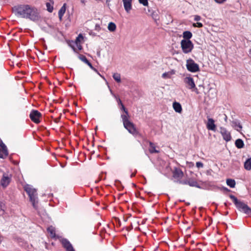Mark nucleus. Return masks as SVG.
<instances>
[{
	"label": "nucleus",
	"instance_id": "obj_23",
	"mask_svg": "<svg viewBox=\"0 0 251 251\" xmlns=\"http://www.w3.org/2000/svg\"><path fill=\"white\" fill-rule=\"evenodd\" d=\"M232 126L237 131H240L242 128V126H241V125L239 122L236 121L232 122Z\"/></svg>",
	"mask_w": 251,
	"mask_h": 251
},
{
	"label": "nucleus",
	"instance_id": "obj_51",
	"mask_svg": "<svg viewBox=\"0 0 251 251\" xmlns=\"http://www.w3.org/2000/svg\"><path fill=\"white\" fill-rule=\"evenodd\" d=\"M97 55H98V56L100 57V51H98L97 52Z\"/></svg>",
	"mask_w": 251,
	"mask_h": 251
},
{
	"label": "nucleus",
	"instance_id": "obj_56",
	"mask_svg": "<svg viewBox=\"0 0 251 251\" xmlns=\"http://www.w3.org/2000/svg\"><path fill=\"white\" fill-rule=\"evenodd\" d=\"M227 214H228V212H226V215H227Z\"/></svg>",
	"mask_w": 251,
	"mask_h": 251
},
{
	"label": "nucleus",
	"instance_id": "obj_46",
	"mask_svg": "<svg viewBox=\"0 0 251 251\" xmlns=\"http://www.w3.org/2000/svg\"><path fill=\"white\" fill-rule=\"evenodd\" d=\"M86 64H87L91 69H94V67L89 61Z\"/></svg>",
	"mask_w": 251,
	"mask_h": 251
},
{
	"label": "nucleus",
	"instance_id": "obj_29",
	"mask_svg": "<svg viewBox=\"0 0 251 251\" xmlns=\"http://www.w3.org/2000/svg\"><path fill=\"white\" fill-rule=\"evenodd\" d=\"M113 77L114 79L118 83H120L121 82V75L120 74H119V73L113 74Z\"/></svg>",
	"mask_w": 251,
	"mask_h": 251
},
{
	"label": "nucleus",
	"instance_id": "obj_12",
	"mask_svg": "<svg viewBox=\"0 0 251 251\" xmlns=\"http://www.w3.org/2000/svg\"><path fill=\"white\" fill-rule=\"evenodd\" d=\"M11 180V177L8 175L4 174L0 181V184L3 188H6L10 183Z\"/></svg>",
	"mask_w": 251,
	"mask_h": 251
},
{
	"label": "nucleus",
	"instance_id": "obj_20",
	"mask_svg": "<svg viewBox=\"0 0 251 251\" xmlns=\"http://www.w3.org/2000/svg\"><path fill=\"white\" fill-rule=\"evenodd\" d=\"M47 231L50 234L51 238H55L56 236L55 228L52 226H50L48 227Z\"/></svg>",
	"mask_w": 251,
	"mask_h": 251
},
{
	"label": "nucleus",
	"instance_id": "obj_16",
	"mask_svg": "<svg viewBox=\"0 0 251 251\" xmlns=\"http://www.w3.org/2000/svg\"><path fill=\"white\" fill-rule=\"evenodd\" d=\"M132 0H123L124 7L126 11L128 13L132 9Z\"/></svg>",
	"mask_w": 251,
	"mask_h": 251
},
{
	"label": "nucleus",
	"instance_id": "obj_30",
	"mask_svg": "<svg viewBox=\"0 0 251 251\" xmlns=\"http://www.w3.org/2000/svg\"><path fill=\"white\" fill-rule=\"evenodd\" d=\"M78 57L80 60H81L86 64H87L89 62L88 60L87 59L86 56L83 54H79L78 55Z\"/></svg>",
	"mask_w": 251,
	"mask_h": 251
},
{
	"label": "nucleus",
	"instance_id": "obj_18",
	"mask_svg": "<svg viewBox=\"0 0 251 251\" xmlns=\"http://www.w3.org/2000/svg\"><path fill=\"white\" fill-rule=\"evenodd\" d=\"M66 11V3H64L63 5L61 7L58 11V17L59 20L61 21L62 20V17Z\"/></svg>",
	"mask_w": 251,
	"mask_h": 251
},
{
	"label": "nucleus",
	"instance_id": "obj_39",
	"mask_svg": "<svg viewBox=\"0 0 251 251\" xmlns=\"http://www.w3.org/2000/svg\"><path fill=\"white\" fill-rule=\"evenodd\" d=\"M100 26L99 24H96L95 25V29L97 31H100Z\"/></svg>",
	"mask_w": 251,
	"mask_h": 251
},
{
	"label": "nucleus",
	"instance_id": "obj_42",
	"mask_svg": "<svg viewBox=\"0 0 251 251\" xmlns=\"http://www.w3.org/2000/svg\"><path fill=\"white\" fill-rule=\"evenodd\" d=\"M75 45L76 46V47H77L78 48V50H81L82 49V46L80 45V43H78V44H75Z\"/></svg>",
	"mask_w": 251,
	"mask_h": 251
},
{
	"label": "nucleus",
	"instance_id": "obj_15",
	"mask_svg": "<svg viewBox=\"0 0 251 251\" xmlns=\"http://www.w3.org/2000/svg\"><path fill=\"white\" fill-rule=\"evenodd\" d=\"M206 127L208 130L215 131L216 129V126L215 124V121L212 118H208L206 124Z\"/></svg>",
	"mask_w": 251,
	"mask_h": 251
},
{
	"label": "nucleus",
	"instance_id": "obj_38",
	"mask_svg": "<svg viewBox=\"0 0 251 251\" xmlns=\"http://www.w3.org/2000/svg\"><path fill=\"white\" fill-rule=\"evenodd\" d=\"M151 16L154 20L157 19L158 15L156 13H155L154 12H152L151 14Z\"/></svg>",
	"mask_w": 251,
	"mask_h": 251
},
{
	"label": "nucleus",
	"instance_id": "obj_11",
	"mask_svg": "<svg viewBox=\"0 0 251 251\" xmlns=\"http://www.w3.org/2000/svg\"><path fill=\"white\" fill-rule=\"evenodd\" d=\"M179 184L183 185H189L191 187H196L201 188L198 182L192 178L184 179L183 181H179Z\"/></svg>",
	"mask_w": 251,
	"mask_h": 251
},
{
	"label": "nucleus",
	"instance_id": "obj_3",
	"mask_svg": "<svg viewBox=\"0 0 251 251\" xmlns=\"http://www.w3.org/2000/svg\"><path fill=\"white\" fill-rule=\"evenodd\" d=\"M121 118L123 123L124 127L132 135H136L138 134L134 124L128 120V117L126 115L122 114Z\"/></svg>",
	"mask_w": 251,
	"mask_h": 251
},
{
	"label": "nucleus",
	"instance_id": "obj_2",
	"mask_svg": "<svg viewBox=\"0 0 251 251\" xmlns=\"http://www.w3.org/2000/svg\"><path fill=\"white\" fill-rule=\"evenodd\" d=\"M32 6L28 4H20L12 8L13 13L18 17L25 18L27 12L29 11Z\"/></svg>",
	"mask_w": 251,
	"mask_h": 251
},
{
	"label": "nucleus",
	"instance_id": "obj_31",
	"mask_svg": "<svg viewBox=\"0 0 251 251\" xmlns=\"http://www.w3.org/2000/svg\"><path fill=\"white\" fill-rule=\"evenodd\" d=\"M69 45L72 48L74 51L75 53H78L75 47V42L72 41L69 43Z\"/></svg>",
	"mask_w": 251,
	"mask_h": 251
},
{
	"label": "nucleus",
	"instance_id": "obj_37",
	"mask_svg": "<svg viewBox=\"0 0 251 251\" xmlns=\"http://www.w3.org/2000/svg\"><path fill=\"white\" fill-rule=\"evenodd\" d=\"M196 166L198 168H202L203 166V164L201 162H196Z\"/></svg>",
	"mask_w": 251,
	"mask_h": 251
},
{
	"label": "nucleus",
	"instance_id": "obj_14",
	"mask_svg": "<svg viewBox=\"0 0 251 251\" xmlns=\"http://www.w3.org/2000/svg\"><path fill=\"white\" fill-rule=\"evenodd\" d=\"M61 243L63 248L66 249V251H75L72 245L67 239H63L61 241Z\"/></svg>",
	"mask_w": 251,
	"mask_h": 251
},
{
	"label": "nucleus",
	"instance_id": "obj_54",
	"mask_svg": "<svg viewBox=\"0 0 251 251\" xmlns=\"http://www.w3.org/2000/svg\"><path fill=\"white\" fill-rule=\"evenodd\" d=\"M249 53H250V54H251V49H250L249 50Z\"/></svg>",
	"mask_w": 251,
	"mask_h": 251
},
{
	"label": "nucleus",
	"instance_id": "obj_35",
	"mask_svg": "<svg viewBox=\"0 0 251 251\" xmlns=\"http://www.w3.org/2000/svg\"><path fill=\"white\" fill-rule=\"evenodd\" d=\"M193 26L194 27H202L203 26V25L201 23L197 22V23H194L193 24Z\"/></svg>",
	"mask_w": 251,
	"mask_h": 251
},
{
	"label": "nucleus",
	"instance_id": "obj_24",
	"mask_svg": "<svg viewBox=\"0 0 251 251\" xmlns=\"http://www.w3.org/2000/svg\"><path fill=\"white\" fill-rule=\"evenodd\" d=\"M244 168L247 170H251V158H248L244 163Z\"/></svg>",
	"mask_w": 251,
	"mask_h": 251
},
{
	"label": "nucleus",
	"instance_id": "obj_47",
	"mask_svg": "<svg viewBox=\"0 0 251 251\" xmlns=\"http://www.w3.org/2000/svg\"><path fill=\"white\" fill-rule=\"evenodd\" d=\"M2 206H3L2 203V202L0 203V208H1V210L2 211V213H3L4 210L2 209Z\"/></svg>",
	"mask_w": 251,
	"mask_h": 251
},
{
	"label": "nucleus",
	"instance_id": "obj_8",
	"mask_svg": "<svg viewBox=\"0 0 251 251\" xmlns=\"http://www.w3.org/2000/svg\"><path fill=\"white\" fill-rule=\"evenodd\" d=\"M29 117L33 122L39 124L40 123V119L42 117V114L38 110L33 109L29 114Z\"/></svg>",
	"mask_w": 251,
	"mask_h": 251
},
{
	"label": "nucleus",
	"instance_id": "obj_33",
	"mask_svg": "<svg viewBox=\"0 0 251 251\" xmlns=\"http://www.w3.org/2000/svg\"><path fill=\"white\" fill-rule=\"evenodd\" d=\"M140 3L142 4L144 6H148V0H138Z\"/></svg>",
	"mask_w": 251,
	"mask_h": 251
},
{
	"label": "nucleus",
	"instance_id": "obj_21",
	"mask_svg": "<svg viewBox=\"0 0 251 251\" xmlns=\"http://www.w3.org/2000/svg\"><path fill=\"white\" fill-rule=\"evenodd\" d=\"M235 145L238 149H242L244 146L243 141L241 139H238L235 141Z\"/></svg>",
	"mask_w": 251,
	"mask_h": 251
},
{
	"label": "nucleus",
	"instance_id": "obj_50",
	"mask_svg": "<svg viewBox=\"0 0 251 251\" xmlns=\"http://www.w3.org/2000/svg\"><path fill=\"white\" fill-rule=\"evenodd\" d=\"M92 70H94L95 72H96V73H97L98 74H99L98 70L96 68H95L94 67V69H92Z\"/></svg>",
	"mask_w": 251,
	"mask_h": 251
},
{
	"label": "nucleus",
	"instance_id": "obj_34",
	"mask_svg": "<svg viewBox=\"0 0 251 251\" xmlns=\"http://www.w3.org/2000/svg\"><path fill=\"white\" fill-rule=\"evenodd\" d=\"M83 36L80 34L78 37H76L75 40V44H78V43H80V39H83Z\"/></svg>",
	"mask_w": 251,
	"mask_h": 251
},
{
	"label": "nucleus",
	"instance_id": "obj_17",
	"mask_svg": "<svg viewBox=\"0 0 251 251\" xmlns=\"http://www.w3.org/2000/svg\"><path fill=\"white\" fill-rule=\"evenodd\" d=\"M173 107L176 112L180 113L182 112V107L181 104L176 101L173 102Z\"/></svg>",
	"mask_w": 251,
	"mask_h": 251
},
{
	"label": "nucleus",
	"instance_id": "obj_9",
	"mask_svg": "<svg viewBox=\"0 0 251 251\" xmlns=\"http://www.w3.org/2000/svg\"><path fill=\"white\" fill-rule=\"evenodd\" d=\"M184 82L187 85V87L189 89H194L193 91L198 93V89L196 87V85L192 77L187 76L184 78Z\"/></svg>",
	"mask_w": 251,
	"mask_h": 251
},
{
	"label": "nucleus",
	"instance_id": "obj_28",
	"mask_svg": "<svg viewBox=\"0 0 251 251\" xmlns=\"http://www.w3.org/2000/svg\"><path fill=\"white\" fill-rule=\"evenodd\" d=\"M108 29L111 32L115 31L116 29V25L113 22L109 23L108 25Z\"/></svg>",
	"mask_w": 251,
	"mask_h": 251
},
{
	"label": "nucleus",
	"instance_id": "obj_7",
	"mask_svg": "<svg viewBox=\"0 0 251 251\" xmlns=\"http://www.w3.org/2000/svg\"><path fill=\"white\" fill-rule=\"evenodd\" d=\"M187 69L191 72L195 73L200 71L199 66L192 59H189L186 62Z\"/></svg>",
	"mask_w": 251,
	"mask_h": 251
},
{
	"label": "nucleus",
	"instance_id": "obj_44",
	"mask_svg": "<svg viewBox=\"0 0 251 251\" xmlns=\"http://www.w3.org/2000/svg\"><path fill=\"white\" fill-rule=\"evenodd\" d=\"M117 100L118 105H121L122 104H123L120 98H117Z\"/></svg>",
	"mask_w": 251,
	"mask_h": 251
},
{
	"label": "nucleus",
	"instance_id": "obj_27",
	"mask_svg": "<svg viewBox=\"0 0 251 251\" xmlns=\"http://www.w3.org/2000/svg\"><path fill=\"white\" fill-rule=\"evenodd\" d=\"M149 144H150V149H149V151L151 153H158L159 152L158 151H157L155 149V147L154 145L153 144V143H152L151 142H150Z\"/></svg>",
	"mask_w": 251,
	"mask_h": 251
},
{
	"label": "nucleus",
	"instance_id": "obj_45",
	"mask_svg": "<svg viewBox=\"0 0 251 251\" xmlns=\"http://www.w3.org/2000/svg\"><path fill=\"white\" fill-rule=\"evenodd\" d=\"M222 189L225 191V192H229L230 191V190L229 189H228L226 187H223L222 188Z\"/></svg>",
	"mask_w": 251,
	"mask_h": 251
},
{
	"label": "nucleus",
	"instance_id": "obj_4",
	"mask_svg": "<svg viewBox=\"0 0 251 251\" xmlns=\"http://www.w3.org/2000/svg\"><path fill=\"white\" fill-rule=\"evenodd\" d=\"M25 191L27 193L30 202H31L32 206L35 209L37 208L36 204V200L37 199V193L35 189L32 188L29 185H26L24 187Z\"/></svg>",
	"mask_w": 251,
	"mask_h": 251
},
{
	"label": "nucleus",
	"instance_id": "obj_6",
	"mask_svg": "<svg viewBox=\"0 0 251 251\" xmlns=\"http://www.w3.org/2000/svg\"><path fill=\"white\" fill-rule=\"evenodd\" d=\"M181 47L184 53H188L192 50L194 45L190 40H182Z\"/></svg>",
	"mask_w": 251,
	"mask_h": 251
},
{
	"label": "nucleus",
	"instance_id": "obj_5",
	"mask_svg": "<svg viewBox=\"0 0 251 251\" xmlns=\"http://www.w3.org/2000/svg\"><path fill=\"white\" fill-rule=\"evenodd\" d=\"M41 18L39 10L34 6H32L29 11L27 12L25 19H28L33 22H37Z\"/></svg>",
	"mask_w": 251,
	"mask_h": 251
},
{
	"label": "nucleus",
	"instance_id": "obj_53",
	"mask_svg": "<svg viewBox=\"0 0 251 251\" xmlns=\"http://www.w3.org/2000/svg\"><path fill=\"white\" fill-rule=\"evenodd\" d=\"M135 174H132L131 175V177H132L134 176H135Z\"/></svg>",
	"mask_w": 251,
	"mask_h": 251
},
{
	"label": "nucleus",
	"instance_id": "obj_13",
	"mask_svg": "<svg viewBox=\"0 0 251 251\" xmlns=\"http://www.w3.org/2000/svg\"><path fill=\"white\" fill-rule=\"evenodd\" d=\"M220 133H221L223 139L226 142L229 141L231 140V137L230 133L226 129V128L221 127Z\"/></svg>",
	"mask_w": 251,
	"mask_h": 251
},
{
	"label": "nucleus",
	"instance_id": "obj_10",
	"mask_svg": "<svg viewBox=\"0 0 251 251\" xmlns=\"http://www.w3.org/2000/svg\"><path fill=\"white\" fill-rule=\"evenodd\" d=\"M184 176V174L182 170L177 168H175L173 172V176L176 179V182L179 184V181H183L181 178Z\"/></svg>",
	"mask_w": 251,
	"mask_h": 251
},
{
	"label": "nucleus",
	"instance_id": "obj_36",
	"mask_svg": "<svg viewBox=\"0 0 251 251\" xmlns=\"http://www.w3.org/2000/svg\"><path fill=\"white\" fill-rule=\"evenodd\" d=\"M8 156V155H5L4 153L2 151V150L0 149V158L4 159L6 158Z\"/></svg>",
	"mask_w": 251,
	"mask_h": 251
},
{
	"label": "nucleus",
	"instance_id": "obj_41",
	"mask_svg": "<svg viewBox=\"0 0 251 251\" xmlns=\"http://www.w3.org/2000/svg\"><path fill=\"white\" fill-rule=\"evenodd\" d=\"M162 77L164 78H167L169 77L168 73H164L162 74Z\"/></svg>",
	"mask_w": 251,
	"mask_h": 251
},
{
	"label": "nucleus",
	"instance_id": "obj_48",
	"mask_svg": "<svg viewBox=\"0 0 251 251\" xmlns=\"http://www.w3.org/2000/svg\"><path fill=\"white\" fill-rule=\"evenodd\" d=\"M81 3H82L83 4H85L86 0H80Z\"/></svg>",
	"mask_w": 251,
	"mask_h": 251
},
{
	"label": "nucleus",
	"instance_id": "obj_43",
	"mask_svg": "<svg viewBox=\"0 0 251 251\" xmlns=\"http://www.w3.org/2000/svg\"><path fill=\"white\" fill-rule=\"evenodd\" d=\"M215 1L218 3H223L226 0H215Z\"/></svg>",
	"mask_w": 251,
	"mask_h": 251
},
{
	"label": "nucleus",
	"instance_id": "obj_40",
	"mask_svg": "<svg viewBox=\"0 0 251 251\" xmlns=\"http://www.w3.org/2000/svg\"><path fill=\"white\" fill-rule=\"evenodd\" d=\"M201 19V17L199 15L195 16L194 20L195 21H199Z\"/></svg>",
	"mask_w": 251,
	"mask_h": 251
},
{
	"label": "nucleus",
	"instance_id": "obj_26",
	"mask_svg": "<svg viewBox=\"0 0 251 251\" xmlns=\"http://www.w3.org/2000/svg\"><path fill=\"white\" fill-rule=\"evenodd\" d=\"M50 1L52 3V4H51L50 2H47L46 5L47 8V10L49 12H52L53 10V7L52 5L53 4V1L52 0H50Z\"/></svg>",
	"mask_w": 251,
	"mask_h": 251
},
{
	"label": "nucleus",
	"instance_id": "obj_49",
	"mask_svg": "<svg viewBox=\"0 0 251 251\" xmlns=\"http://www.w3.org/2000/svg\"><path fill=\"white\" fill-rule=\"evenodd\" d=\"M111 0H106V3L109 5V2Z\"/></svg>",
	"mask_w": 251,
	"mask_h": 251
},
{
	"label": "nucleus",
	"instance_id": "obj_25",
	"mask_svg": "<svg viewBox=\"0 0 251 251\" xmlns=\"http://www.w3.org/2000/svg\"><path fill=\"white\" fill-rule=\"evenodd\" d=\"M226 184L230 188L235 187L236 183L235 181L233 179L228 178L226 179Z\"/></svg>",
	"mask_w": 251,
	"mask_h": 251
},
{
	"label": "nucleus",
	"instance_id": "obj_52",
	"mask_svg": "<svg viewBox=\"0 0 251 251\" xmlns=\"http://www.w3.org/2000/svg\"><path fill=\"white\" fill-rule=\"evenodd\" d=\"M90 34H91L93 36H96V34L95 33H93L92 32H91V33H90Z\"/></svg>",
	"mask_w": 251,
	"mask_h": 251
},
{
	"label": "nucleus",
	"instance_id": "obj_19",
	"mask_svg": "<svg viewBox=\"0 0 251 251\" xmlns=\"http://www.w3.org/2000/svg\"><path fill=\"white\" fill-rule=\"evenodd\" d=\"M0 147L1 148L2 151L4 153L5 155H8V151L6 146L3 143L2 141L0 139Z\"/></svg>",
	"mask_w": 251,
	"mask_h": 251
},
{
	"label": "nucleus",
	"instance_id": "obj_1",
	"mask_svg": "<svg viewBox=\"0 0 251 251\" xmlns=\"http://www.w3.org/2000/svg\"><path fill=\"white\" fill-rule=\"evenodd\" d=\"M229 198L233 201L235 205L238 210L244 213L250 215H251V208L247 204L242 201H239L233 195H229Z\"/></svg>",
	"mask_w": 251,
	"mask_h": 251
},
{
	"label": "nucleus",
	"instance_id": "obj_32",
	"mask_svg": "<svg viewBox=\"0 0 251 251\" xmlns=\"http://www.w3.org/2000/svg\"><path fill=\"white\" fill-rule=\"evenodd\" d=\"M120 109L123 110L126 114L125 115H126L127 117H129L128 112L127 109L125 107L124 105L123 104L121 105Z\"/></svg>",
	"mask_w": 251,
	"mask_h": 251
},
{
	"label": "nucleus",
	"instance_id": "obj_22",
	"mask_svg": "<svg viewBox=\"0 0 251 251\" xmlns=\"http://www.w3.org/2000/svg\"><path fill=\"white\" fill-rule=\"evenodd\" d=\"M192 37V33L189 31H185L183 33V37L184 40H190Z\"/></svg>",
	"mask_w": 251,
	"mask_h": 251
},
{
	"label": "nucleus",
	"instance_id": "obj_55",
	"mask_svg": "<svg viewBox=\"0 0 251 251\" xmlns=\"http://www.w3.org/2000/svg\"><path fill=\"white\" fill-rule=\"evenodd\" d=\"M224 205H225V206H227V203H226V202H225V203H224Z\"/></svg>",
	"mask_w": 251,
	"mask_h": 251
}]
</instances>
